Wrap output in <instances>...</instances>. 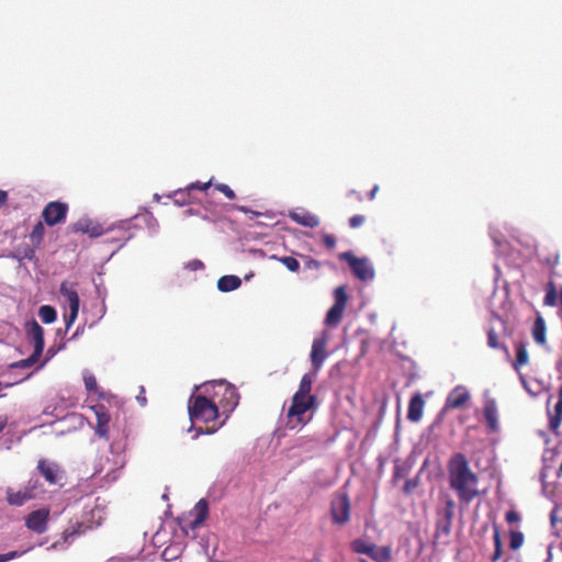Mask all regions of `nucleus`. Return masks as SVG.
Returning a JSON list of instances; mask_svg holds the SVG:
<instances>
[{
    "label": "nucleus",
    "instance_id": "obj_15",
    "mask_svg": "<svg viewBox=\"0 0 562 562\" xmlns=\"http://www.w3.org/2000/svg\"><path fill=\"white\" fill-rule=\"evenodd\" d=\"M48 518L49 509L41 508L30 513L25 517V526L27 529L41 535L47 530Z\"/></svg>",
    "mask_w": 562,
    "mask_h": 562
},
{
    "label": "nucleus",
    "instance_id": "obj_11",
    "mask_svg": "<svg viewBox=\"0 0 562 562\" xmlns=\"http://www.w3.org/2000/svg\"><path fill=\"white\" fill-rule=\"evenodd\" d=\"M69 233H82L87 234L91 238L100 237L104 235L105 229L102 227V225L91 218L82 217L78 220L75 223H71L67 227Z\"/></svg>",
    "mask_w": 562,
    "mask_h": 562
},
{
    "label": "nucleus",
    "instance_id": "obj_35",
    "mask_svg": "<svg viewBox=\"0 0 562 562\" xmlns=\"http://www.w3.org/2000/svg\"><path fill=\"white\" fill-rule=\"evenodd\" d=\"M44 235H45V228H44V225L42 222H37L31 234H30V239L32 241V245L34 247H38L40 244L42 243L43 238H44Z\"/></svg>",
    "mask_w": 562,
    "mask_h": 562
},
{
    "label": "nucleus",
    "instance_id": "obj_13",
    "mask_svg": "<svg viewBox=\"0 0 562 562\" xmlns=\"http://www.w3.org/2000/svg\"><path fill=\"white\" fill-rule=\"evenodd\" d=\"M471 400V394L469 390L463 385H457L452 391L448 394L443 411L451 409H461L467 406V404Z\"/></svg>",
    "mask_w": 562,
    "mask_h": 562
},
{
    "label": "nucleus",
    "instance_id": "obj_19",
    "mask_svg": "<svg viewBox=\"0 0 562 562\" xmlns=\"http://www.w3.org/2000/svg\"><path fill=\"white\" fill-rule=\"evenodd\" d=\"M190 516L193 517L191 521L188 522V527L192 530L200 527L209 516V504L205 499H200L193 509L190 512Z\"/></svg>",
    "mask_w": 562,
    "mask_h": 562
},
{
    "label": "nucleus",
    "instance_id": "obj_16",
    "mask_svg": "<svg viewBox=\"0 0 562 562\" xmlns=\"http://www.w3.org/2000/svg\"><path fill=\"white\" fill-rule=\"evenodd\" d=\"M91 409L97 417V425L94 427L95 435L109 440V424L111 422V416L108 408L103 404H97L91 406Z\"/></svg>",
    "mask_w": 562,
    "mask_h": 562
},
{
    "label": "nucleus",
    "instance_id": "obj_14",
    "mask_svg": "<svg viewBox=\"0 0 562 562\" xmlns=\"http://www.w3.org/2000/svg\"><path fill=\"white\" fill-rule=\"evenodd\" d=\"M36 487L37 482L32 484V481L29 482L27 486L20 491H14L13 488L9 487L7 490V501L12 506H22L27 501H31L36 496Z\"/></svg>",
    "mask_w": 562,
    "mask_h": 562
},
{
    "label": "nucleus",
    "instance_id": "obj_20",
    "mask_svg": "<svg viewBox=\"0 0 562 562\" xmlns=\"http://www.w3.org/2000/svg\"><path fill=\"white\" fill-rule=\"evenodd\" d=\"M37 469L49 484H57L61 479V471L56 463L41 460Z\"/></svg>",
    "mask_w": 562,
    "mask_h": 562
},
{
    "label": "nucleus",
    "instance_id": "obj_50",
    "mask_svg": "<svg viewBox=\"0 0 562 562\" xmlns=\"http://www.w3.org/2000/svg\"><path fill=\"white\" fill-rule=\"evenodd\" d=\"M78 533H79V531L77 529H71V530L66 529L63 532L61 538H63L64 542H69V539L76 537Z\"/></svg>",
    "mask_w": 562,
    "mask_h": 562
},
{
    "label": "nucleus",
    "instance_id": "obj_38",
    "mask_svg": "<svg viewBox=\"0 0 562 562\" xmlns=\"http://www.w3.org/2000/svg\"><path fill=\"white\" fill-rule=\"evenodd\" d=\"M83 382H85L86 390L88 392L99 393V396L102 397V394L99 392L97 379L92 373L85 372Z\"/></svg>",
    "mask_w": 562,
    "mask_h": 562
},
{
    "label": "nucleus",
    "instance_id": "obj_34",
    "mask_svg": "<svg viewBox=\"0 0 562 562\" xmlns=\"http://www.w3.org/2000/svg\"><path fill=\"white\" fill-rule=\"evenodd\" d=\"M371 559L375 562H389L392 559V549L389 546L374 549V553L371 554Z\"/></svg>",
    "mask_w": 562,
    "mask_h": 562
},
{
    "label": "nucleus",
    "instance_id": "obj_56",
    "mask_svg": "<svg viewBox=\"0 0 562 562\" xmlns=\"http://www.w3.org/2000/svg\"><path fill=\"white\" fill-rule=\"evenodd\" d=\"M8 424V418L5 416H0V432L5 428Z\"/></svg>",
    "mask_w": 562,
    "mask_h": 562
},
{
    "label": "nucleus",
    "instance_id": "obj_2",
    "mask_svg": "<svg viewBox=\"0 0 562 562\" xmlns=\"http://www.w3.org/2000/svg\"><path fill=\"white\" fill-rule=\"evenodd\" d=\"M201 389L203 393L209 394L212 400L217 398V406L224 412L231 413L235 409L239 402L237 389L225 380L212 381L204 383Z\"/></svg>",
    "mask_w": 562,
    "mask_h": 562
},
{
    "label": "nucleus",
    "instance_id": "obj_33",
    "mask_svg": "<svg viewBox=\"0 0 562 562\" xmlns=\"http://www.w3.org/2000/svg\"><path fill=\"white\" fill-rule=\"evenodd\" d=\"M38 316L41 317L42 322L45 324H52L57 318V312L56 310L50 305H43L38 310Z\"/></svg>",
    "mask_w": 562,
    "mask_h": 562
},
{
    "label": "nucleus",
    "instance_id": "obj_24",
    "mask_svg": "<svg viewBox=\"0 0 562 562\" xmlns=\"http://www.w3.org/2000/svg\"><path fill=\"white\" fill-rule=\"evenodd\" d=\"M289 216L293 222L304 227L314 228L319 225L318 217L308 211H292Z\"/></svg>",
    "mask_w": 562,
    "mask_h": 562
},
{
    "label": "nucleus",
    "instance_id": "obj_29",
    "mask_svg": "<svg viewBox=\"0 0 562 562\" xmlns=\"http://www.w3.org/2000/svg\"><path fill=\"white\" fill-rule=\"evenodd\" d=\"M351 549L356 553L367 554L371 558V554L374 553L375 544L369 543L362 539H355L351 542Z\"/></svg>",
    "mask_w": 562,
    "mask_h": 562
},
{
    "label": "nucleus",
    "instance_id": "obj_40",
    "mask_svg": "<svg viewBox=\"0 0 562 562\" xmlns=\"http://www.w3.org/2000/svg\"><path fill=\"white\" fill-rule=\"evenodd\" d=\"M509 547L512 550H518L524 543V535L520 531L512 530L509 532Z\"/></svg>",
    "mask_w": 562,
    "mask_h": 562
},
{
    "label": "nucleus",
    "instance_id": "obj_32",
    "mask_svg": "<svg viewBox=\"0 0 562 562\" xmlns=\"http://www.w3.org/2000/svg\"><path fill=\"white\" fill-rule=\"evenodd\" d=\"M493 541H494V553L491 558L492 562H496L503 554V544L501 539V532L498 527L495 525L493 528Z\"/></svg>",
    "mask_w": 562,
    "mask_h": 562
},
{
    "label": "nucleus",
    "instance_id": "obj_17",
    "mask_svg": "<svg viewBox=\"0 0 562 562\" xmlns=\"http://www.w3.org/2000/svg\"><path fill=\"white\" fill-rule=\"evenodd\" d=\"M25 331L27 338L34 344L33 352L42 356L45 347L43 327L35 319H32L25 324Z\"/></svg>",
    "mask_w": 562,
    "mask_h": 562
},
{
    "label": "nucleus",
    "instance_id": "obj_58",
    "mask_svg": "<svg viewBox=\"0 0 562 562\" xmlns=\"http://www.w3.org/2000/svg\"><path fill=\"white\" fill-rule=\"evenodd\" d=\"M360 562H368V561H367V560H364V559H361V560H360Z\"/></svg>",
    "mask_w": 562,
    "mask_h": 562
},
{
    "label": "nucleus",
    "instance_id": "obj_25",
    "mask_svg": "<svg viewBox=\"0 0 562 562\" xmlns=\"http://www.w3.org/2000/svg\"><path fill=\"white\" fill-rule=\"evenodd\" d=\"M424 406L425 402L423 396L415 394L408 403L407 418L413 423L419 422L423 417Z\"/></svg>",
    "mask_w": 562,
    "mask_h": 562
},
{
    "label": "nucleus",
    "instance_id": "obj_10",
    "mask_svg": "<svg viewBox=\"0 0 562 562\" xmlns=\"http://www.w3.org/2000/svg\"><path fill=\"white\" fill-rule=\"evenodd\" d=\"M106 241L116 244V249L122 248L126 241L134 237L131 221L120 222L117 225L105 229Z\"/></svg>",
    "mask_w": 562,
    "mask_h": 562
},
{
    "label": "nucleus",
    "instance_id": "obj_45",
    "mask_svg": "<svg viewBox=\"0 0 562 562\" xmlns=\"http://www.w3.org/2000/svg\"><path fill=\"white\" fill-rule=\"evenodd\" d=\"M366 221V217L363 215L357 214L349 218V226L351 228H358L360 227Z\"/></svg>",
    "mask_w": 562,
    "mask_h": 562
},
{
    "label": "nucleus",
    "instance_id": "obj_18",
    "mask_svg": "<svg viewBox=\"0 0 562 562\" xmlns=\"http://www.w3.org/2000/svg\"><path fill=\"white\" fill-rule=\"evenodd\" d=\"M454 507L456 504L452 499H447L445 510H443V517L437 521L436 526V533L437 536H449L451 532V526H452V518L454 515Z\"/></svg>",
    "mask_w": 562,
    "mask_h": 562
},
{
    "label": "nucleus",
    "instance_id": "obj_37",
    "mask_svg": "<svg viewBox=\"0 0 562 562\" xmlns=\"http://www.w3.org/2000/svg\"><path fill=\"white\" fill-rule=\"evenodd\" d=\"M271 258L280 261L291 272H296L300 269V262L294 257H291V256H283V257L272 256Z\"/></svg>",
    "mask_w": 562,
    "mask_h": 562
},
{
    "label": "nucleus",
    "instance_id": "obj_12",
    "mask_svg": "<svg viewBox=\"0 0 562 562\" xmlns=\"http://www.w3.org/2000/svg\"><path fill=\"white\" fill-rule=\"evenodd\" d=\"M327 342V331H323L319 337L313 340L311 349V363L315 372H317L322 368L324 361L328 356V353L326 352Z\"/></svg>",
    "mask_w": 562,
    "mask_h": 562
},
{
    "label": "nucleus",
    "instance_id": "obj_30",
    "mask_svg": "<svg viewBox=\"0 0 562 562\" xmlns=\"http://www.w3.org/2000/svg\"><path fill=\"white\" fill-rule=\"evenodd\" d=\"M544 305L554 306L558 303V290L554 281L550 280L546 285Z\"/></svg>",
    "mask_w": 562,
    "mask_h": 562
},
{
    "label": "nucleus",
    "instance_id": "obj_4",
    "mask_svg": "<svg viewBox=\"0 0 562 562\" xmlns=\"http://www.w3.org/2000/svg\"><path fill=\"white\" fill-rule=\"evenodd\" d=\"M331 524L335 526H345L351 519V502L348 493L339 490L334 493L330 499L329 508Z\"/></svg>",
    "mask_w": 562,
    "mask_h": 562
},
{
    "label": "nucleus",
    "instance_id": "obj_21",
    "mask_svg": "<svg viewBox=\"0 0 562 562\" xmlns=\"http://www.w3.org/2000/svg\"><path fill=\"white\" fill-rule=\"evenodd\" d=\"M549 416V429L558 435L562 423V385L558 391V402L555 403L553 411H548Z\"/></svg>",
    "mask_w": 562,
    "mask_h": 562
},
{
    "label": "nucleus",
    "instance_id": "obj_6",
    "mask_svg": "<svg viewBox=\"0 0 562 562\" xmlns=\"http://www.w3.org/2000/svg\"><path fill=\"white\" fill-rule=\"evenodd\" d=\"M334 299L335 302L331 305V307L328 310L326 317H325V324L327 326H337L344 316V312L347 307L348 303V295L346 292V286L340 285L336 288L334 292Z\"/></svg>",
    "mask_w": 562,
    "mask_h": 562
},
{
    "label": "nucleus",
    "instance_id": "obj_44",
    "mask_svg": "<svg viewBox=\"0 0 562 562\" xmlns=\"http://www.w3.org/2000/svg\"><path fill=\"white\" fill-rule=\"evenodd\" d=\"M215 189L222 192L227 199H235V192L225 183H218L215 186Z\"/></svg>",
    "mask_w": 562,
    "mask_h": 562
},
{
    "label": "nucleus",
    "instance_id": "obj_22",
    "mask_svg": "<svg viewBox=\"0 0 562 562\" xmlns=\"http://www.w3.org/2000/svg\"><path fill=\"white\" fill-rule=\"evenodd\" d=\"M211 187V181L205 183H191L189 184L184 190H177L173 192V201L178 205H184L187 203H190V193L193 190H201L205 191Z\"/></svg>",
    "mask_w": 562,
    "mask_h": 562
},
{
    "label": "nucleus",
    "instance_id": "obj_51",
    "mask_svg": "<svg viewBox=\"0 0 562 562\" xmlns=\"http://www.w3.org/2000/svg\"><path fill=\"white\" fill-rule=\"evenodd\" d=\"M187 267L191 270H199L204 267L203 262L199 259L191 260L188 262Z\"/></svg>",
    "mask_w": 562,
    "mask_h": 562
},
{
    "label": "nucleus",
    "instance_id": "obj_42",
    "mask_svg": "<svg viewBox=\"0 0 562 562\" xmlns=\"http://www.w3.org/2000/svg\"><path fill=\"white\" fill-rule=\"evenodd\" d=\"M409 467L396 464L394 468L393 480L397 481L400 479L406 477L409 474Z\"/></svg>",
    "mask_w": 562,
    "mask_h": 562
},
{
    "label": "nucleus",
    "instance_id": "obj_43",
    "mask_svg": "<svg viewBox=\"0 0 562 562\" xmlns=\"http://www.w3.org/2000/svg\"><path fill=\"white\" fill-rule=\"evenodd\" d=\"M542 261L551 269L553 270L555 266L559 263V254L557 251H553L549 254L548 256L542 258Z\"/></svg>",
    "mask_w": 562,
    "mask_h": 562
},
{
    "label": "nucleus",
    "instance_id": "obj_48",
    "mask_svg": "<svg viewBox=\"0 0 562 562\" xmlns=\"http://www.w3.org/2000/svg\"><path fill=\"white\" fill-rule=\"evenodd\" d=\"M336 237L333 235L326 234L323 236V243L328 249L334 248L336 246Z\"/></svg>",
    "mask_w": 562,
    "mask_h": 562
},
{
    "label": "nucleus",
    "instance_id": "obj_55",
    "mask_svg": "<svg viewBox=\"0 0 562 562\" xmlns=\"http://www.w3.org/2000/svg\"><path fill=\"white\" fill-rule=\"evenodd\" d=\"M379 191V186H374L372 190L368 193V198L373 200L375 198L376 192Z\"/></svg>",
    "mask_w": 562,
    "mask_h": 562
},
{
    "label": "nucleus",
    "instance_id": "obj_9",
    "mask_svg": "<svg viewBox=\"0 0 562 562\" xmlns=\"http://www.w3.org/2000/svg\"><path fill=\"white\" fill-rule=\"evenodd\" d=\"M68 204L60 201H53L45 205L42 217L48 226L63 224L68 213Z\"/></svg>",
    "mask_w": 562,
    "mask_h": 562
},
{
    "label": "nucleus",
    "instance_id": "obj_7",
    "mask_svg": "<svg viewBox=\"0 0 562 562\" xmlns=\"http://www.w3.org/2000/svg\"><path fill=\"white\" fill-rule=\"evenodd\" d=\"M60 294L69 305V313L65 315L66 330H68L78 317L80 300L74 284L67 281L61 282Z\"/></svg>",
    "mask_w": 562,
    "mask_h": 562
},
{
    "label": "nucleus",
    "instance_id": "obj_31",
    "mask_svg": "<svg viewBox=\"0 0 562 562\" xmlns=\"http://www.w3.org/2000/svg\"><path fill=\"white\" fill-rule=\"evenodd\" d=\"M528 361H529V356H528V351H527L525 344H522V342L517 344L516 359L514 362V368L516 370H519V368L527 364Z\"/></svg>",
    "mask_w": 562,
    "mask_h": 562
},
{
    "label": "nucleus",
    "instance_id": "obj_41",
    "mask_svg": "<svg viewBox=\"0 0 562 562\" xmlns=\"http://www.w3.org/2000/svg\"><path fill=\"white\" fill-rule=\"evenodd\" d=\"M419 485V476L406 480L403 492L407 495L412 494Z\"/></svg>",
    "mask_w": 562,
    "mask_h": 562
},
{
    "label": "nucleus",
    "instance_id": "obj_1",
    "mask_svg": "<svg viewBox=\"0 0 562 562\" xmlns=\"http://www.w3.org/2000/svg\"><path fill=\"white\" fill-rule=\"evenodd\" d=\"M449 485L461 503L470 504L480 495L477 475L463 453L453 454L448 462Z\"/></svg>",
    "mask_w": 562,
    "mask_h": 562
},
{
    "label": "nucleus",
    "instance_id": "obj_39",
    "mask_svg": "<svg viewBox=\"0 0 562 562\" xmlns=\"http://www.w3.org/2000/svg\"><path fill=\"white\" fill-rule=\"evenodd\" d=\"M487 345L493 349H501L503 348L506 352H508L507 348L502 346L499 342V337L495 329L491 328L487 331Z\"/></svg>",
    "mask_w": 562,
    "mask_h": 562
},
{
    "label": "nucleus",
    "instance_id": "obj_27",
    "mask_svg": "<svg viewBox=\"0 0 562 562\" xmlns=\"http://www.w3.org/2000/svg\"><path fill=\"white\" fill-rule=\"evenodd\" d=\"M546 323L541 316H538L533 323L532 336L538 345H546Z\"/></svg>",
    "mask_w": 562,
    "mask_h": 562
},
{
    "label": "nucleus",
    "instance_id": "obj_3",
    "mask_svg": "<svg viewBox=\"0 0 562 562\" xmlns=\"http://www.w3.org/2000/svg\"><path fill=\"white\" fill-rule=\"evenodd\" d=\"M209 396V394L204 393L190 397L188 409L192 422L209 423L218 417V406Z\"/></svg>",
    "mask_w": 562,
    "mask_h": 562
},
{
    "label": "nucleus",
    "instance_id": "obj_26",
    "mask_svg": "<svg viewBox=\"0 0 562 562\" xmlns=\"http://www.w3.org/2000/svg\"><path fill=\"white\" fill-rule=\"evenodd\" d=\"M241 280L236 276H223L217 281V288L222 292H229L238 289Z\"/></svg>",
    "mask_w": 562,
    "mask_h": 562
},
{
    "label": "nucleus",
    "instance_id": "obj_52",
    "mask_svg": "<svg viewBox=\"0 0 562 562\" xmlns=\"http://www.w3.org/2000/svg\"><path fill=\"white\" fill-rule=\"evenodd\" d=\"M19 557L18 551H11L9 553L0 554V562H7Z\"/></svg>",
    "mask_w": 562,
    "mask_h": 562
},
{
    "label": "nucleus",
    "instance_id": "obj_36",
    "mask_svg": "<svg viewBox=\"0 0 562 562\" xmlns=\"http://www.w3.org/2000/svg\"><path fill=\"white\" fill-rule=\"evenodd\" d=\"M41 358V355L33 352L29 358L13 362L10 364L11 369H27L34 366Z\"/></svg>",
    "mask_w": 562,
    "mask_h": 562
},
{
    "label": "nucleus",
    "instance_id": "obj_23",
    "mask_svg": "<svg viewBox=\"0 0 562 562\" xmlns=\"http://www.w3.org/2000/svg\"><path fill=\"white\" fill-rule=\"evenodd\" d=\"M483 415L490 432H496L498 430V411L494 400H487L485 402Z\"/></svg>",
    "mask_w": 562,
    "mask_h": 562
},
{
    "label": "nucleus",
    "instance_id": "obj_53",
    "mask_svg": "<svg viewBox=\"0 0 562 562\" xmlns=\"http://www.w3.org/2000/svg\"><path fill=\"white\" fill-rule=\"evenodd\" d=\"M7 201H8L7 191L0 190V209L7 203Z\"/></svg>",
    "mask_w": 562,
    "mask_h": 562
},
{
    "label": "nucleus",
    "instance_id": "obj_49",
    "mask_svg": "<svg viewBox=\"0 0 562 562\" xmlns=\"http://www.w3.org/2000/svg\"><path fill=\"white\" fill-rule=\"evenodd\" d=\"M550 518H551L552 525H555L557 522H561L562 524V507L554 509L551 513V517Z\"/></svg>",
    "mask_w": 562,
    "mask_h": 562
},
{
    "label": "nucleus",
    "instance_id": "obj_28",
    "mask_svg": "<svg viewBox=\"0 0 562 562\" xmlns=\"http://www.w3.org/2000/svg\"><path fill=\"white\" fill-rule=\"evenodd\" d=\"M312 376L306 373L302 376L301 379V382H300V385H299V390L294 393L293 396H299V398H310V397H315L314 395H311L310 392L312 390Z\"/></svg>",
    "mask_w": 562,
    "mask_h": 562
},
{
    "label": "nucleus",
    "instance_id": "obj_47",
    "mask_svg": "<svg viewBox=\"0 0 562 562\" xmlns=\"http://www.w3.org/2000/svg\"><path fill=\"white\" fill-rule=\"evenodd\" d=\"M505 519L508 524H514L520 520V516L516 510H509L506 513Z\"/></svg>",
    "mask_w": 562,
    "mask_h": 562
},
{
    "label": "nucleus",
    "instance_id": "obj_5",
    "mask_svg": "<svg viewBox=\"0 0 562 562\" xmlns=\"http://www.w3.org/2000/svg\"><path fill=\"white\" fill-rule=\"evenodd\" d=\"M316 404V397L299 398V396L292 397V403L286 413V428L295 429L301 428L308 423L305 418V414Z\"/></svg>",
    "mask_w": 562,
    "mask_h": 562
},
{
    "label": "nucleus",
    "instance_id": "obj_46",
    "mask_svg": "<svg viewBox=\"0 0 562 562\" xmlns=\"http://www.w3.org/2000/svg\"><path fill=\"white\" fill-rule=\"evenodd\" d=\"M304 267L308 270H318L321 268V262L313 258H307L304 262Z\"/></svg>",
    "mask_w": 562,
    "mask_h": 562
},
{
    "label": "nucleus",
    "instance_id": "obj_8",
    "mask_svg": "<svg viewBox=\"0 0 562 562\" xmlns=\"http://www.w3.org/2000/svg\"><path fill=\"white\" fill-rule=\"evenodd\" d=\"M340 258L348 262L350 269L358 279L368 281L374 277V270L368 259L357 258L351 252H342Z\"/></svg>",
    "mask_w": 562,
    "mask_h": 562
},
{
    "label": "nucleus",
    "instance_id": "obj_54",
    "mask_svg": "<svg viewBox=\"0 0 562 562\" xmlns=\"http://www.w3.org/2000/svg\"><path fill=\"white\" fill-rule=\"evenodd\" d=\"M223 425V423L220 424L218 427H212V428H206L205 431L202 430V428H199L198 430V434H202V432H205V434H214L221 426Z\"/></svg>",
    "mask_w": 562,
    "mask_h": 562
},
{
    "label": "nucleus",
    "instance_id": "obj_57",
    "mask_svg": "<svg viewBox=\"0 0 562 562\" xmlns=\"http://www.w3.org/2000/svg\"><path fill=\"white\" fill-rule=\"evenodd\" d=\"M238 210L244 212V213H248L249 212V210L246 206H238Z\"/></svg>",
    "mask_w": 562,
    "mask_h": 562
}]
</instances>
